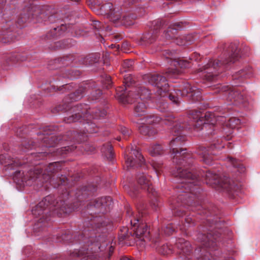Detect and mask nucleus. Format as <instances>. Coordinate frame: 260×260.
<instances>
[{
  "label": "nucleus",
  "instance_id": "f257e3e1",
  "mask_svg": "<svg viewBox=\"0 0 260 260\" xmlns=\"http://www.w3.org/2000/svg\"><path fill=\"white\" fill-rule=\"evenodd\" d=\"M190 121L188 126L185 124H176L174 126L172 132L174 135L176 136L170 142V145L172 149L173 161L178 165L176 168V171L173 174L179 178L184 179L179 185V188H184L183 191L184 192V196L189 191H191V188L194 185L197 178V175L193 171V159L190 154L186 153V149L180 148L177 146L181 144V142L184 140V138L180 135L183 128L188 129H193L198 131L202 128L205 124V120L201 116V113L199 112H193L189 115Z\"/></svg>",
  "mask_w": 260,
  "mask_h": 260
},
{
  "label": "nucleus",
  "instance_id": "f03ea898",
  "mask_svg": "<svg viewBox=\"0 0 260 260\" xmlns=\"http://www.w3.org/2000/svg\"><path fill=\"white\" fill-rule=\"evenodd\" d=\"M117 97L123 104L132 103L134 102V99L138 100V103L134 108L135 113L137 116H141L143 115L147 107L144 100L150 98V93L148 89L143 87L129 91L119 88L117 90Z\"/></svg>",
  "mask_w": 260,
  "mask_h": 260
},
{
  "label": "nucleus",
  "instance_id": "7ed1b4c3",
  "mask_svg": "<svg viewBox=\"0 0 260 260\" xmlns=\"http://www.w3.org/2000/svg\"><path fill=\"white\" fill-rule=\"evenodd\" d=\"M224 53L220 59H215L209 61L208 65H226L241 63L242 57L240 55V49L238 44L231 43L223 44Z\"/></svg>",
  "mask_w": 260,
  "mask_h": 260
},
{
  "label": "nucleus",
  "instance_id": "20e7f679",
  "mask_svg": "<svg viewBox=\"0 0 260 260\" xmlns=\"http://www.w3.org/2000/svg\"><path fill=\"white\" fill-rule=\"evenodd\" d=\"M58 164L56 162L50 164L45 169L43 174L42 170L36 169L33 171H29L21 178V181L24 182L26 185H31L38 179L42 178L43 181L47 182L51 179L53 173L58 170Z\"/></svg>",
  "mask_w": 260,
  "mask_h": 260
},
{
  "label": "nucleus",
  "instance_id": "39448f33",
  "mask_svg": "<svg viewBox=\"0 0 260 260\" xmlns=\"http://www.w3.org/2000/svg\"><path fill=\"white\" fill-rule=\"evenodd\" d=\"M205 178L207 184L221 188L228 192L237 191L239 190V186L233 180L226 177L220 178L218 175L210 171L206 172Z\"/></svg>",
  "mask_w": 260,
  "mask_h": 260
},
{
  "label": "nucleus",
  "instance_id": "423d86ee",
  "mask_svg": "<svg viewBox=\"0 0 260 260\" xmlns=\"http://www.w3.org/2000/svg\"><path fill=\"white\" fill-rule=\"evenodd\" d=\"M188 96L193 101H199L201 99L200 91L195 87H191L188 83L183 84L180 89L174 90L169 94V99L173 103L178 104L180 103L179 96Z\"/></svg>",
  "mask_w": 260,
  "mask_h": 260
},
{
  "label": "nucleus",
  "instance_id": "0eeeda50",
  "mask_svg": "<svg viewBox=\"0 0 260 260\" xmlns=\"http://www.w3.org/2000/svg\"><path fill=\"white\" fill-rule=\"evenodd\" d=\"M148 82L157 87L158 94L163 97L167 95V92L169 91V86L165 77L159 75H152L149 77Z\"/></svg>",
  "mask_w": 260,
  "mask_h": 260
},
{
  "label": "nucleus",
  "instance_id": "6e6552de",
  "mask_svg": "<svg viewBox=\"0 0 260 260\" xmlns=\"http://www.w3.org/2000/svg\"><path fill=\"white\" fill-rule=\"evenodd\" d=\"M127 213L132 216L131 223L132 226H136L137 223H139L137 228L134 230L136 236L140 238L143 237V240L144 239V238L147 237L149 232L146 223H143L142 221L140 222L139 217H135L134 216L133 213L131 211L130 209L127 210Z\"/></svg>",
  "mask_w": 260,
  "mask_h": 260
},
{
  "label": "nucleus",
  "instance_id": "1a4fd4ad",
  "mask_svg": "<svg viewBox=\"0 0 260 260\" xmlns=\"http://www.w3.org/2000/svg\"><path fill=\"white\" fill-rule=\"evenodd\" d=\"M38 9H36L35 12V19L38 22H50L53 23L56 21L55 16L50 7H44L41 9V6L38 5Z\"/></svg>",
  "mask_w": 260,
  "mask_h": 260
},
{
  "label": "nucleus",
  "instance_id": "9d476101",
  "mask_svg": "<svg viewBox=\"0 0 260 260\" xmlns=\"http://www.w3.org/2000/svg\"><path fill=\"white\" fill-rule=\"evenodd\" d=\"M175 53V51H172L169 50H164L162 51V56L167 63L170 65H183L192 63L190 61V59L187 60L184 57H174Z\"/></svg>",
  "mask_w": 260,
  "mask_h": 260
},
{
  "label": "nucleus",
  "instance_id": "9b49d317",
  "mask_svg": "<svg viewBox=\"0 0 260 260\" xmlns=\"http://www.w3.org/2000/svg\"><path fill=\"white\" fill-rule=\"evenodd\" d=\"M153 26L151 31L146 34L144 37V41L148 43L154 42L157 37L159 30L162 28L164 23L162 20H156L152 22Z\"/></svg>",
  "mask_w": 260,
  "mask_h": 260
},
{
  "label": "nucleus",
  "instance_id": "f8f14e48",
  "mask_svg": "<svg viewBox=\"0 0 260 260\" xmlns=\"http://www.w3.org/2000/svg\"><path fill=\"white\" fill-rule=\"evenodd\" d=\"M131 156L125 157V164L128 168L136 167V164L138 166H142L144 162V158L141 153L136 149H132Z\"/></svg>",
  "mask_w": 260,
  "mask_h": 260
},
{
  "label": "nucleus",
  "instance_id": "ddd939ff",
  "mask_svg": "<svg viewBox=\"0 0 260 260\" xmlns=\"http://www.w3.org/2000/svg\"><path fill=\"white\" fill-rule=\"evenodd\" d=\"M102 13L106 15L113 22H116L120 19V12H115L113 9V5L111 3H106L100 8Z\"/></svg>",
  "mask_w": 260,
  "mask_h": 260
},
{
  "label": "nucleus",
  "instance_id": "4468645a",
  "mask_svg": "<svg viewBox=\"0 0 260 260\" xmlns=\"http://www.w3.org/2000/svg\"><path fill=\"white\" fill-rule=\"evenodd\" d=\"M38 9V5L36 3L30 4V6L25 7L19 16L18 22L24 23L29 20L31 18H35V12Z\"/></svg>",
  "mask_w": 260,
  "mask_h": 260
},
{
  "label": "nucleus",
  "instance_id": "2eb2a0df",
  "mask_svg": "<svg viewBox=\"0 0 260 260\" xmlns=\"http://www.w3.org/2000/svg\"><path fill=\"white\" fill-rule=\"evenodd\" d=\"M112 202L110 197H102L95 199L93 202V205H90V207L99 209V213H104L107 209H109Z\"/></svg>",
  "mask_w": 260,
  "mask_h": 260
},
{
  "label": "nucleus",
  "instance_id": "dca6fc26",
  "mask_svg": "<svg viewBox=\"0 0 260 260\" xmlns=\"http://www.w3.org/2000/svg\"><path fill=\"white\" fill-rule=\"evenodd\" d=\"M52 200L50 196L46 197L38 205L32 209V213L36 216L42 214L44 211L50 205V202Z\"/></svg>",
  "mask_w": 260,
  "mask_h": 260
},
{
  "label": "nucleus",
  "instance_id": "f3484780",
  "mask_svg": "<svg viewBox=\"0 0 260 260\" xmlns=\"http://www.w3.org/2000/svg\"><path fill=\"white\" fill-rule=\"evenodd\" d=\"M55 64H64L69 65L71 64H79V56L73 55H68L56 58L54 60Z\"/></svg>",
  "mask_w": 260,
  "mask_h": 260
},
{
  "label": "nucleus",
  "instance_id": "a211bd4d",
  "mask_svg": "<svg viewBox=\"0 0 260 260\" xmlns=\"http://www.w3.org/2000/svg\"><path fill=\"white\" fill-rule=\"evenodd\" d=\"M161 121L162 124H169V121L167 119H164L161 120V118L157 116L156 115H150L147 116L144 118H143L141 122L140 123L141 124H153L159 123Z\"/></svg>",
  "mask_w": 260,
  "mask_h": 260
},
{
  "label": "nucleus",
  "instance_id": "6ab92c4d",
  "mask_svg": "<svg viewBox=\"0 0 260 260\" xmlns=\"http://www.w3.org/2000/svg\"><path fill=\"white\" fill-rule=\"evenodd\" d=\"M176 246L179 249V251L178 252L179 254L188 255L191 251L189 243L184 239H179L176 243Z\"/></svg>",
  "mask_w": 260,
  "mask_h": 260
},
{
  "label": "nucleus",
  "instance_id": "aec40b11",
  "mask_svg": "<svg viewBox=\"0 0 260 260\" xmlns=\"http://www.w3.org/2000/svg\"><path fill=\"white\" fill-rule=\"evenodd\" d=\"M99 54H90L85 57L79 56V64L84 65H92L97 63L99 60Z\"/></svg>",
  "mask_w": 260,
  "mask_h": 260
},
{
  "label": "nucleus",
  "instance_id": "412c9836",
  "mask_svg": "<svg viewBox=\"0 0 260 260\" xmlns=\"http://www.w3.org/2000/svg\"><path fill=\"white\" fill-rule=\"evenodd\" d=\"M198 154L202 158V161L205 164L210 165L213 160V156L209 149L205 147H201L198 151Z\"/></svg>",
  "mask_w": 260,
  "mask_h": 260
},
{
  "label": "nucleus",
  "instance_id": "4be33fe9",
  "mask_svg": "<svg viewBox=\"0 0 260 260\" xmlns=\"http://www.w3.org/2000/svg\"><path fill=\"white\" fill-rule=\"evenodd\" d=\"M228 99L229 101L235 102V104H241L244 102V96L236 90H230L228 92Z\"/></svg>",
  "mask_w": 260,
  "mask_h": 260
},
{
  "label": "nucleus",
  "instance_id": "5701e85b",
  "mask_svg": "<svg viewBox=\"0 0 260 260\" xmlns=\"http://www.w3.org/2000/svg\"><path fill=\"white\" fill-rule=\"evenodd\" d=\"M138 182L144 189H147L148 192L152 191V188L150 186L151 183L146 175L144 174L139 175L138 176Z\"/></svg>",
  "mask_w": 260,
  "mask_h": 260
},
{
  "label": "nucleus",
  "instance_id": "b1692460",
  "mask_svg": "<svg viewBox=\"0 0 260 260\" xmlns=\"http://www.w3.org/2000/svg\"><path fill=\"white\" fill-rule=\"evenodd\" d=\"M181 27L180 23H176L169 26L167 30L165 31V36L167 39L174 40L175 35L177 32L176 27Z\"/></svg>",
  "mask_w": 260,
  "mask_h": 260
},
{
  "label": "nucleus",
  "instance_id": "393cba45",
  "mask_svg": "<svg viewBox=\"0 0 260 260\" xmlns=\"http://www.w3.org/2000/svg\"><path fill=\"white\" fill-rule=\"evenodd\" d=\"M192 41L190 35L182 36L175 38L174 42L179 46H183L189 44Z\"/></svg>",
  "mask_w": 260,
  "mask_h": 260
},
{
  "label": "nucleus",
  "instance_id": "a878e982",
  "mask_svg": "<svg viewBox=\"0 0 260 260\" xmlns=\"http://www.w3.org/2000/svg\"><path fill=\"white\" fill-rule=\"evenodd\" d=\"M135 17L130 14H124L121 17V13H120V19L117 21H120L121 23L125 26H130L134 24Z\"/></svg>",
  "mask_w": 260,
  "mask_h": 260
},
{
  "label": "nucleus",
  "instance_id": "bb28decb",
  "mask_svg": "<svg viewBox=\"0 0 260 260\" xmlns=\"http://www.w3.org/2000/svg\"><path fill=\"white\" fill-rule=\"evenodd\" d=\"M228 161L230 162L234 168L237 169V171L240 173H244L245 171V168L243 167V165L241 164L237 159L234 158L232 157H228L226 158Z\"/></svg>",
  "mask_w": 260,
  "mask_h": 260
},
{
  "label": "nucleus",
  "instance_id": "cd10ccee",
  "mask_svg": "<svg viewBox=\"0 0 260 260\" xmlns=\"http://www.w3.org/2000/svg\"><path fill=\"white\" fill-rule=\"evenodd\" d=\"M148 124H142L139 127L140 133L145 136H148L149 137L153 136L156 132L155 130L151 128Z\"/></svg>",
  "mask_w": 260,
  "mask_h": 260
},
{
  "label": "nucleus",
  "instance_id": "c85d7f7f",
  "mask_svg": "<svg viewBox=\"0 0 260 260\" xmlns=\"http://www.w3.org/2000/svg\"><path fill=\"white\" fill-rule=\"evenodd\" d=\"M183 69L181 66H174L173 68L170 69L167 72L168 76L170 78L176 77L181 74Z\"/></svg>",
  "mask_w": 260,
  "mask_h": 260
},
{
  "label": "nucleus",
  "instance_id": "c756f323",
  "mask_svg": "<svg viewBox=\"0 0 260 260\" xmlns=\"http://www.w3.org/2000/svg\"><path fill=\"white\" fill-rule=\"evenodd\" d=\"M26 59V56L21 55L20 54H13L8 58L10 63H20Z\"/></svg>",
  "mask_w": 260,
  "mask_h": 260
},
{
  "label": "nucleus",
  "instance_id": "7c9ffc66",
  "mask_svg": "<svg viewBox=\"0 0 260 260\" xmlns=\"http://www.w3.org/2000/svg\"><path fill=\"white\" fill-rule=\"evenodd\" d=\"M149 151L152 156H155L162 154L163 149L159 145H154L149 147Z\"/></svg>",
  "mask_w": 260,
  "mask_h": 260
},
{
  "label": "nucleus",
  "instance_id": "2f4dec72",
  "mask_svg": "<svg viewBox=\"0 0 260 260\" xmlns=\"http://www.w3.org/2000/svg\"><path fill=\"white\" fill-rule=\"evenodd\" d=\"M102 151L108 159H112L113 157V150L111 145L107 144L106 145H104L102 148Z\"/></svg>",
  "mask_w": 260,
  "mask_h": 260
},
{
  "label": "nucleus",
  "instance_id": "473e14b6",
  "mask_svg": "<svg viewBox=\"0 0 260 260\" xmlns=\"http://www.w3.org/2000/svg\"><path fill=\"white\" fill-rule=\"evenodd\" d=\"M240 124V119L235 117L231 118L226 123L225 125L228 127L232 129L238 128Z\"/></svg>",
  "mask_w": 260,
  "mask_h": 260
},
{
  "label": "nucleus",
  "instance_id": "72a5a7b5",
  "mask_svg": "<svg viewBox=\"0 0 260 260\" xmlns=\"http://www.w3.org/2000/svg\"><path fill=\"white\" fill-rule=\"evenodd\" d=\"M217 240V236L214 237L211 233L208 234V235L206 236V239H205V245L206 247H213L215 245L214 241Z\"/></svg>",
  "mask_w": 260,
  "mask_h": 260
},
{
  "label": "nucleus",
  "instance_id": "f704fd0d",
  "mask_svg": "<svg viewBox=\"0 0 260 260\" xmlns=\"http://www.w3.org/2000/svg\"><path fill=\"white\" fill-rule=\"evenodd\" d=\"M81 115L79 113L75 114V115L69 116L65 118V121L67 123L76 122L80 119Z\"/></svg>",
  "mask_w": 260,
  "mask_h": 260
},
{
  "label": "nucleus",
  "instance_id": "c9c22d12",
  "mask_svg": "<svg viewBox=\"0 0 260 260\" xmlns=\"http://www.w3.org/2000/svg\"><path fill=\"white\" fill-rule=\"evenodd\" d=\"M60 28H54L53 30H51L50 32L48 34V37H51L52 38H56L59 36L62 33L60 31Z\"/></svg>",
  "mask_w": 260,
  "mask_h": 260
},
{
  "label": "nucleus",
  "instance_id": "e433bc0d",
  "mask_svg": "<svg viewBox=\"0 0 260 260\" xmlns=\"http://www.w3.org/2000/svg\"><path fill=\"white\" fill-rule=\"evenodd\" d=\"M159 252L164 255L169 254L172 252L171 247L168 245H164L159 248Z\"/></svg>",
  "mask_w": 260,
  "mask_h": 260
},
{
  "label": "nucleus",
  "instance_id": "4c0bfd02",
  "mask_svg": "<svg viewBox=\"0 0 260 260\" xmlns=\"http://www.w3.org/2000/svg\"><path fill=\"white\" fill-rule=\"evenodd\" d=\"M103 58L104 64H108L112 63L110 54L108 52H106L103 54Z\"/></svg>",
  "mask_w": 260,
  "mask_h": 260
},
{
  "label": "nucleus",
  "instance_id": "58836bf2",
  "mask_svg": "<svg viewBox=\"0 0 260 260\" xmlns=\"http://www.w3.org/2000/svg\"><path fill=\"white\" fill-rule=\"evenodd\" d=\"M120 131L121 133L125 137H129L132 133L131 130L125 127H121L120 128Z\"/></svg>",
  "mask_w": 260,
  "mask_h": 260
},
{
  "label": "nucleus",
  "instance_id": "ea45409f",
  "mask_svg": "<svg viewBox=\"0 0 260 260\" xmlns=\"http://www.w3.org/2000/svg\"><path fill=\"white\" fill-rule=\"evenodd\" d=\"M123 78L124 80V83L126 86H129V84H131L133 82L130 74H126L124 75Z\"/></svg>",
  "mask_w": 260,
  "mask_h": 260
},
{
  "label": "nucleus",
  "instance_id": "a19ab883",
  "mask_svg": "<svg viewBox=\"0 0 260 260\" xmlns=\"http://www.w3.org/2000/svg\"><path fill=\"white\" fill-rule=\"evenodd\" d=\"M68 46V43H67L65 41H61L56 43V46L60 48H64Z\"/></svg>",
  "mask_w": 260,
  "mask_h": 260
},
{
  "label": "nucleus",
  "instance_id": "79ce46f5",
  "mask_svg": "<svg viewBox=\"0 0 260 260\" xmlns=\"http://www.w3.org/2000/svg\"><path fill=\"white\" fill-rule=\"evenodd\" d=\"M104 84L106 88H109L112 85L111 77L106 76L104 80Z\"/></svg>",
  "mask_w": 260,
  "mask_h": 260
},
{
  "label": "nucleus",
  "instance_id": "37998d69",
  "mask_svg": "<svg viewBox=\"0 0 260 260\" xmlns=\"http://www.w3.org/2000/svg\"><path fill=\"white\" fill-rule=\"evenodd\" d=\"M92 25L95 29L99 30L101 29V24L99 21H93Z\"/></svg>",
  "mask_w": 260,
  "mask_h": 260
},
{
  "label": "nucleus",
  "instance_id": "c03bdc74",
  "mask_svg": "<svg viewBox=\"0 0 260 260\" xmlns=\"http://www.w3.org/2000/svg\"><path fill=\"white\" fill-rule=\"evenodd\" d=\"M164 232L167 235H170L172 233L174 230L171 225H169L164 229Z\"/></svg>",
  "mask_w": 260,
  "mask_h": 260
},
{
  "label": "nucleus",
  "instance_id": "a18cd8bd",
  "mask_svg": "<svg viewBox=\"0 0 260 260\" xmlns=\"http://www.w3.org/2000/svg\"><path fill=\"white\" fill-rule=\"evenodd\" d=\"M95 117H104L106 115V112L103 110H99L98 111L95 112Z\"/></svg>",
  "mask_w": 260,
  "mask_h": 260
},
{
  "label": "nucleus",
  "instance_id": "49530a36",
  "mask_svg": "<svg viewBox=\"0 0 260 260\" xmlns=\"http://www.w3.org/2000/svg\"><path fill=\"white\" fill-rule=\"evenodd\" d=\"M243 51L245 55H249L250 53V49L248 46H244L243 47Z\"/></svg>",
  "mask_w": 260,
  "mask_h": 260
},
{
  "label": "nucleus",
  "instance_id": "de8ad7c7",
  "mask_svg": "<svg viewBox=\"0 0 260 260\" xmlns=\"http://www.w3.org/2000/svg\"><path fill=\"white\" fill-rule=\"evenodd\" d=\"M21 176V173L20 171L19 172H16V174L14 177V180L16 181H17L18 183H19V180H17V179H18L19 177H20V176Z\"/></svg>",
  "mask_w": 260,
  "mask_h": 260
},
{
  "label": "nucleus",
  "instance_id": "09e8293b",
  "mask_svg": "<svg viewBox=\"0 0 260 260\" xmlns=\"http://www.w3.org/2000/svg\"><path fill=\"white\" fill-rule=\"evenodd\" d=\"M124 65H133L134 64V61L132 59L125 60L124 62Z\"/></svg>",
  "mask_w": 260,
  "mask_h": 260
},
{
  "label": "nucleus",
  "instance_id": "8fccbe9b",
  "mask_svg": "<svg viewBox=\"0 0 260 260\" xmlns=\"http://www.w3.org/2000/svg\"><path fill=\"white\" fill-rule=\"evenodd\" d=\"M109 47L111 49H116L117 50H118L119 49V45L116 44H112L110 46H109Z\"/></svg>",
  "mask_w": 260,
  "mask_h": 260
},
{
  "label": "nucleus",
  "instance_id": "3c124183",
  "mask_svg": "<svg viewBox=\"0 0 260 260\" xmlns=\"http://www.w3.org/2000/svg\"><path fill=\"white\" fill-rule=\"evenodd\" d=\"M1 42H2L3 43H7V42H10V41H6V40L3 38L1 40Z\"/></svg>",
  "mask_w": 260,
  "mask_h": 260
},
{
  "label": "nucleus",
  "instance_id": "603ef678",
  "mask_svg": "<svg viewBox=\"0 0 260 260\" xmlns=\"http://www.w3.org/2000/svg\"><path fill=\"white\" fill-rule=\"evenodd\" d=\"M120 260H132L131 259L126 257H123L120 259Z\"/></svg>",
  "mask_w": 260,
  "mask_h": 260
},
{
  "label": "nucleus",
  "instance_id": "864d4df0",
  "mask_svg": "<svg viewBox=\"0 0 260 260\" xmlns=\"http://www.w3.org/2000/svg\"><path fill=\"white\" fill-rule=\"evenodd\" d=\"M202 260H210L208 258V256L206 255L204 257L202 258Z\"/></svg>",
  "mask_w": 260,
  "mask_h": 260
},
{
  "label": "nucleus",
  "instance_id": "5fc2aeb1",
  "mask_svg": "<svg viewBox=\"0 0 260 260\" xmlns=\"http://www.w3.org/2000/svg\"><path fill=\"white\" fill-rule=\"evenodd\" d=\"M114 37H115V38H116V39H121L120 36H119V35H115Z\"/></svg>",
  "mask_w": 260,
  "mask_h": 260
},
{
  "label": "nucleus",
  "instance_id": "6e6d98bb",
  "mask_svg": "<svg viewBox=\"0 0 260 260\" xmlns=\"http://www.w3.org/2000/svg\"><path fill=\"white\" fill-rule=\"evenodd\" d=\"M84 88H82V89H79V90H78V92L80 91V92L81 93H82V92H84Z\"/></svg>",
  "mask_w": 260,
  "mask_h": 260
},
{
  "label": "nucleus",
  "instance_id": "4d7b16f0",
  "mask_svg": "<svg viewBox=\"0 0 260 260\" xmlns=\"http://www.w3.org/2000/svg\"><path fill=\"white\" fill-rule=\"evenodd\" d=\"M153 167L154 168V169H155V171L156 172H157V169L156 168V167L155 166V165H153Z\"/></svg>",
  "mask_w": 260,
  "mask_h": 260
},
{
  "label": "nucleus",
  "instance_id": "13d9d810",
  "mask_svg": "<svg viewBox=\"0 0 260 260\" xmlns=\"http://www.w3.org/2000/svg\"><path fill=\"white\" fill-rule=\"evenodd\" d=\"M143 63L144 64H146V63H149V62L144 60L143 61Z\"/></svg>",
  "mask_w": 260,
  "mask_h": 260
},
{
  "label": "nucleus",
  "instance_id": "bf43d9fd",
  "mask_svg": "<svg viewBox=\"0 0 260 260\" xmlns=\"http://www.w3.org/2000/svg\"><path fill=\"white\" fill-rule=\"evenodd\" d=\"M191 220V219H190V218H187V219H186V221H187V222H188V223H189V222H190V220Z\"/></svg>",
  "mask_w": 260,
  "mask_h": 260
},
{
  "label": "nucleus",
  "instance_id": "052dcab7",
  "mask_svg": "<svg viewBox=\"0 0 260 260\" xmlns=\"http://www.w3.org/2000/svg\"><path fill=\"white\" fill-rule=\"evenodd\" d=\"M98 94H101V91L100 90L98 91Z\"/></svg>",
  "mask_w": 260,
  "mask_h": 260
}]
</instances>
